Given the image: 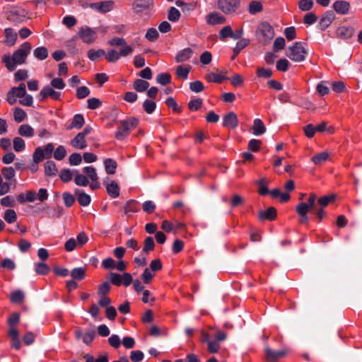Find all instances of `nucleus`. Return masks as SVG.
I'll use <instances>...</instances> for the list:
<instances>
[{
  "instance_id": "f257e3e1",
  "label": "nucleus",
  "mask_w": 362,
  "mask_h": 362,
  "mask_svg": "<svg viewBox=\"0 0 362 362\" xmlns=\"http://www.w3.org/2000/svg\"><path fill=\"white\" fill-rule=\"evenodd\" d=\"M30 49V45L25 42L13 53L12 57L8 54H4L2 57V62L9 71H13L17 65L25 62Z\"/></svg>"
},
{
  "instance_id": "f03ea898",
  "label": "nucleus",
  "mask_w": 362,
  "mask_h": 362,
  "mask_svg": "<svg viewBox=\"0 0 362 362\" xmlns=\"http://www.w3.org/2000/svg\"><path fill=\"white\" fill-rule=\"evenodd\" d=\"M286 55L294 62H302L308 55L307 45L301 42H296L287 48Z\"/></svg>"
},
{
  "instance_id": "7ed1b4c3",
  "label": "nucleus",
  "mask_w": 362,
  "mask_h": 362,
  "mask_svg": "<svg viewBox=\"0 0 362 362\" xmlns=\"http://www.w3.org/2000/svg\"><path fill=\"white\" fill-rule=\"evenodd\" d=\"M317 197L315 194H310L308 202H301L296 206V210L297 214L300 216V222L305 223L308 222L307 214L309 211H312L315 209V201Z\"/></svg>"
},
{
  "instance_id": "20e7f679",
  "label": "nucleus",
  "mask_w": 362,
  "mask_h": 362,
  "mask_svg": "<svg viewBox=\"0 0 362 362\" xmlns=\"http://www.w3.org/2000/svg\"><path fill=\"white\" fill-rule=\"evenodd\" d=\"M138 120L135 118H129L119 122V127L115 134V136L117 140H124L130 133V132L136 128Z\"/></svg>"
},
{
  "instance_id": "39448f33",
  "label": "nucleus",
  "mask_w": 362,
  "mask_h": 362,
  "mask_svg": "<svg viewBox=\"0 0 362 362\" xmlns=\"http://www.w3.org/2000/svg\"><path fill=\"white\" fill-rule=\"evenodd\" d=\"M218 8L226 15L235 13L240 7V0H218Z\"/></svg>"
},
{
  "instance_id": "423d86ee",
  "label": "nucleus",
  "mask_w": 362,
  "mask_h": 362,
  "mask_svg": "<svg viewBox=\"0 0 362 362\" xmlns=\"http://www.w3.org/2000/svg\"><path fill=\"white\" fill-rule=\"evenodd\" d=\"M29 18L30 13L21 7H12L7 13V19L16 23L25 22Z\"/></svg>"
},
{
  "instance_id": "0eeeda50",
  "label": "nucleus",
  "mask_w": 362,
  "mask_h": 362,
  "mask_svg": "<svg viewBox=\"0 0 362 362\" xmlns=\"http://www.w3.org/2000/svg\"><path fill=\"white\" fill-rule=\"evenodd\" d=\"M76 36L86 44H92L98 38L96 30L88 26L80 28Z\"/></svg>"
},
{
  "instance_id": "6e6552de",
  "label": "nucleus",
  "mask_w": 362,
  "mask_h": 362,
  "mask_svg": "<svg viewBox=\"0 0 362 362\" xmlns=\"http://www.w3.org/2000/svg\"><path fill=\"white\" fill-rule=\"evenodd\" d=\"M257 35L262 37L264 42H269L274 35L272 25L267 22H262L257 26Z\"/></svg>"
},
{
  "instance_id": "1a4fd4ad",
  "label": "nucleus",
  "mask_w": 362,
  "mask_h": 362,
  "mask_svg": "<svg viewBox=\"0 0 362 362\" xmlns=\"http://www.w3.org/2000/svg\"><path fill=\"white\" fill-rule=\"evenodd\" d=\"M25 85L21 83L18 87H13L11 90L7 93L6 101L10 105H13L16 102V98L25 96Z\"/></svg>"
},
{
  "instance_id": "9d476101",
  "label": "nucleus",
  "mask_w": 362,
  "mask_h": 362,
  "mask_svg": "<svg viewBox=\"0 0 362 362\" xmlns=\"http://www.w3.org/2000/svg\"><path fill=\"white\" fill-rule=\"evenodd\" d=\"M206 22L210 25H221L226 23V18L216 11H213L208 13L206 17Z\"/></svg>"
},
{
  "instance_id": "9b49d317",
  "label": "nucleus",
  "mask_w": 362,
  "mask_h": 362,
  "mask_svg": "<svg viewBox=\"0 0 362 362\" xmlns=\"http://www.w3.org/2000/svg\"><path fill=\"white\" fill-rule=\"evenodd\" d=\"M61 96V93L54 90L52 87L47 86H45L39 93L38 98L43 100L47 98H51L54 100H59Z\"/></svg>"
},
{
  "instance_id": "f8f14e48",
  "label": "nucleus",
  "mask_w": 362,
  "mask_h": 362,
  "mask_svg": "<svg viewBox=\"0 0 362 362\" xmlns=\"http://www.w3.org/2000/svg\"><path fill=\"white\" fill-rule=\"evenodd\" d=\"M114 1H105L90 4V8L100 13H107L113 8Z\"/></svg>"
},
{
  "instance_id": "ddd939ff",
  "label": "nucleus",
  "mask_w": 362,
  "mask_h": 362,
  "mask_svg": "<svg viewBox=\"0 0 362 362\" xmlns=\"http://www.w3.org/2000/svg\"><path fill=\"white\" fill-rule=\"evenodd\" d=\"M288 353V350L287 349H284L280 351H273L269 347L265 348L267 358L270 361H275L277 359L285 356Z\"/></svg>"
},
{
  "instance_id": "4468645a",
  "label": "nucleus",
  "mask_w": 362,
  "mask_h": 362,
  "mask_svg": "<svg viewBox=\"0 0 362 362\" xmlns=\"http://www.w3.org/2000/svg\"><path fill=\"white\" fill-rule=\"evenodd\" d=\"M238 120L237 115L233 112L226 114L223 118V125L230 129H234L238 126Z\"/></svg>"
},
{
  "instance_id": "2eb2a0df",
  "label": "nucleus",
  "mask_w": 362,
  "mask_h": 362,
  "mask_svg": "<svg viewBox=\"0 0 362 362\" xmlns=\"http://www.w3.org/2000/svg\"><path fill=\"white\" fill-rule=\"evenodd\" d=\"M335 18V15L333 11H327L321 18L319 26L322 30L327 28Z\"/></svg>"
},
{
  "instance_id": "dca6fc26",
  "label": "nucleus",
  "mask_w": 362,
  "mask_h": 362,
  "mask_svg": "<svg viewBox=\"0 0 362 362\" xmlns=\"http://www.w3.org/2000/svg\"><path fill=\"white\" fill-rule=\"evenodd\" d=\"M18 202L23 204L26 202H34L37 200L36 193L34 191L28 190L25 193H21L17 196Z\"/></svg>"
},
{
  "instance_id": "f3484780",
  "label": "nucleus",
  "mask_w": 362,
  "mask_h": 362,
  "mask_svg": "<svg viewBox=\"0 0 362 362\" xmlns=\"http://www.w3.org/2000/svg\"><path fill=\"white\" fill-rule=\"evenodd\" d=\"M104 183L106 186L107 192L110 197L113 198L119 197V188L116 182L112 180L108 182L107 180H105Z\"/></svg>"
},
{
  "instance_id": "a211bd4d",
  "label": "nucleus",
  "mask_w": 362,
  "mask_h": 362,
  "mask_svg": "<svg viewBox=\"0 0 362 362\" xmlns=\"http://www.w3.org/2000/svg\"><path fill=\"white\" fill-rule=\"evenodd\" d=\"M153 5V0H135L133 4V9L137 12H141Z\"/></svg>"
},
{
  "instance_id": "6ab92c4d",
  "label": "nucleus",
  "mask_w": 362,
  "mask_h": 362,
  "mask_svg": "<svg viewBox=\"0 0 362 362\" xmlns=\"http://www.w3.org/2000/svg\"><path fill=\"white\" fill-rule=\"evenodd\" d=\"M226 72L221 71L220 73H208L205 76V79L211 83H221L223 80L227 78L225 76Z\"/></svg>"
},
{
  "instance_id": "aec40b11",
  "label": "nucleus",
  "mask_w": 362,
  "mask_h": 362,
  "mask_svg": "<svg viewBox=\"0 0 362 362\" xmlns=\"http://www.w3.org/2000/svg\"><path fill=\"white\" fill-rule=\"evenodd\" d=\"M71 144L76 149H83L87 146L85 137L79 133L71 141Z\"/></svg>"
},
{
  "instance_id": "412c9836",
  "label": "nucleus",
  "mask_w": 362,
  "mask_h": 362,
  "mask_svg": "<svg viewBox=\"0 0 362 362\" xmlns=\"http://www.w3.org/2000/svg\"><path fill=\"white\" fill-rule=\"evenodd\" d=\"M75 194L77 196L78 202L82 206H87L90 204L91 199L90 195L88 194L81 192L78 189H76Z\"/></svg>"
},
{
  "instance_id": "4be33fe9",
  "label": "nucleus",
  "mask_w": 362,
  "mask_h": 362,
  "mask_svg": "<svg viewBox=\"0 0 362 362\" xmlns=\"http://www.w3.org/2000/svg\"><path fill=\"white\" fill-rule=\"evenodd\" d=\"M192 54V50L190 48H185L180 50L175 57V61L178 63L184 62L189 59Z\"/></svg>"
},
{
  "instance_id": "5701e85b",
  "label": "nucleus",
  "mask_w": 362,
  "mask_h": 362,
  "mask_svg": "<svg viewBox=\"0 0 362 362\" xmlns=\"http://www.w3.org/2000/svg\"><path fill=\"white\" fill-rule=\"evenodd\" d=\"M18 132L21 136L30 138L34 135L35 130L30 125L24 124L18 127Z\"/></svg>"
},
{
  "instance_id": "b1692460",
  "label": "nucleus",
  "mask_w": 362,
  "mask_h": 362,
  "mask_svg": "<svg viewBox=\"0 0 362 362\" xmlns=\"http://www.w3.org/2000/svg\"><path fill=\"white\" fill-rule=\"evenodd\" d=\"M266 132V127L260 119H255L252 126V133L255 136L263 134Z\"/></svg>"
},
{
  "instance_id": "393cba45",
  "label": "nucleus",
  "mask_w": 362,
  "mask_h": 362,
  "mask_svg": "<svg viewBox=\"0 0 362 362\" xmlns=\"http://www.w3.org/2000/svg\"><path fill=\"white\" fill-rule=\"evenodd\" d=\"M354 28L351 27H339L337 30V35L343 39H349L354 35Z\"/></svg>"
},
{
  "instance_id": "a878e982",
  "label": "nucleus",
  "mask_w": 362,
  "mask_h": 362,
  "mask_svg": "<svg viewBox=\"0 0 362 362\" xmlns=\"http://www.w3.org/2000/svg\"><path fill=\"white\" fill-rule=\"evenodd\" d=\"M84 124V119L82 115L77 114L74 115L71 123L67 127V129H79Z\"/></svg>"
},
{
  "instance_id": "bb28decb",
  "label": "nucleus",
  "mask_w": 362,
  "mask_h": 362,
  "mask_svg": "<svg viewBox=\"0 0 362 362\" xmlns=\"http://www.w3.org/2000/svg\"><path fill=\"white\" fill-rule=\"evenodd\" d=\"M333 7L337 13L344 14L349 9V4L346 1H338L334 4Z\"/></svg>"
},
{
  "instance_id": "cd10ccee",
  "label": "nucleus",
  "mask_w": 362,
  "mask_h": 362,
  "mask_svg": "<svg viewBox=\"0 0 362 362\" xmlns=\"http://www.w3.org/2000/svg\"><path fill=\"white\" fill-rule=\"evenodd\" d=\"M86 271V267H77L73 269L71 271L70 274L74 279L80 281L85 278Z\"/></svg>"
},
{
  "instance_id": "c85d7f7f",
  "label": "nucleus",
  "mask_w": 362,
  "mask_h": 362,
  "mask_svg": "<svg viewBox=\"0 0 362 362\" xmlns=\"http://www.w3.org/2000/svg\"><path fill=\"white\" fill-rule=\"evenodd\" d=\"M6 42L10 45H13L17 39V33L11 28L4 30Z\"/></svg>"
},
{
  "instance_id": "c756f323",
  "label": "nucleus",
  "mask_w": 362,
  "mask_h": 362,
  "mask_svg": "<svg viewBox=\"0 0 362 362\" xmlns=\"http://www.w3.org/2000/svg\"><path fill=\"white\" fill-rule=\"evenodd\" d=\"M191 69L189 65L178 66L176 69V74L179 78L187 79Z\"/></svg>"
},
{
  "instance_id": "7c9ffc66",
  "label": "nucleus",
  "mask_w": 362,
  "mask_h": 362,
  "mask_svg": "<svg viewBox=\"0 0 362 362\" xmlns=\"http://www.w3.org/2000/svg\"><path fill=\"white\" fill-rule=\"evenodd\" d=\"M329 158V153L327 151L321 152L312 158V161L315 165H322Z\"/></svg>"
},
{
  "instance_id": "2f4dec72",
  "label": "nucleus",
  "mask_w": 362,
  "mask_h": 362,
  "mask_svg": "<svg viewBox=\"0 0 362 362\" xmlns=\"http://www.w3.org/2000/svg\"><path fill=\"white\" fill-rule=\"evenodd\" d=\"M45 173L47 175H55L57 173V168L54 162L48 160L45 163Z\"/></svg>"
},
{
  "instance_id": "473e14b6",
  "label": "nucleus",
  "mask_w": 362,
  "mask_h": 362,
  "mask_svg": "<svg viewBox=\"0 0 362 362\" xmlns=\"http://www.w3.org/2000/svg\"><path fill=\"white\" fill-rule=\"evenodd\" d=\"M74 182L78 186L86 187L89 184V180L86 175L76 172Z\"/></svg>"
},
{
  "instance_id": "72a5a7b5",
  "label": "nucleus",
  "mask_w": 362,
  "mask_h": 362,
  "mask_svg": "<svg viewBox=\"0 0 362 362\" xmlns=\"http://www.w3.org/2000/svg\"><path fill=\"white\" fill-rule=\"evenodd\" d=\"M276 214V211L274 207H269L265 211H261L259 213V218L261 219H269L272 220L275 218Z\"/></svg>"
},
{
  "instance_id": "f704fd0d",
  "label": "nucleus",
  "mask_w": 362,
  "mask_h": 362,
  "mask_svg": "<svg viewBox=\"0 0 362 362\" xmlns=\"http://www.w3.org/2000/svg\"><path fill=\"white\" fill-rule=\"evenodd\" d=\"M33 54L37 59H38L40 60H44L48 56V51L46 47H40L36 48L33 51Z\"/></svg>"
},
{
  "instance_id": "c9c22d12",
  "label": "nucleus",
  "mask_w": 362,
  "mask_h": 362,
  "mask_svg": "<svg viewBox=\"0 0 362 362\" xmlns=\"http://www.w3.org/2000/svg\"><path fill=\"white\" fill-rule=\"evenodd\" d=\"M149 83L141 79H136L134 83V88L138 92H144L148 89Z\"/></svg>"
},
{
  "instance_id": "e433bc0d",
  "label": "nucleus",
  "mask_w": 362,
  "mask_h": 362,
  "mask_svg": "<svg viewBox=\"0 0 362 362\" xmlns=\"http://www.w3.org/2000/svg\"><path fill=\"white\" fill-rule=\"evenodd\" d=\"M83 172L87 175V177H89L90 181H95V180H98V176L95 168L92 166H86L83 168Z\"/></svg>"
},
{
  "instance_id": "4c0bfd02",
  "label": "nucleus",
  "mask_w": 362,
  "mask_h": 362,
  "mask_svg": "<svg viewBox=\"0 0 362 362\" xmlns=\"http://www.w3.org/2000/svg\"><path fill=\"white\" fill-rule=\"evenodd\" d=\"M13 149L16 152H21L25 148V143L24 140L21 137H15L13 140Z\"/></svg>"
},
{
  "instance_id": "58836bf2",
  "label": "nucleus",
  "mask_w": 362,
  "mask_h": 362,
  "mask_svg": "<svg viewBox=\"0 0 362 362\" xmlns=\"http://www.w3.org/2000/svg\"><path fill=\"white\" fill-rule=\"evenodd\" d=\"M105 170L107 174L112 175L115 173V169L117 168V163L112 159L108 158L106 159L104 162Z\"/></svg>"
},
{
  "instance_id": "ea45409f",
  "label": "nucleus",
  "mask_w": 362,
  "mask_h": 362,
  "mask_svg": "<svg viewBox=\"0 0 362 362\" xmlns=\"http://www.w3.org/2000/svg\"><path fill=\"white\" fill-rule=\"evenodd\" d=\"M232 28L230 25H226L223 27L219 31V38L221 40L224 41L227 37H231Z\"/></svg>"
},
{
  "instance_id": "a19ab883",
  "label": "nucleus",
  "mask_w": 362,
  "mask_h": 362,
  "mask_svg": "<svg viewBox=\"0 0 362 362\" xmlns=\"http://www.w3.org/2000/svg\"><path fill=\"white\" fill-rule=\"evenodd\" d=\"M4 218L8 223H13L17 220L16 213L13 209H7L4 213Z\"/></svg>"
},
{
  "instance_id": "79ce46f5",
  "label": "nucleus",
  "mask_w": 362,
  "mask_h": 362,
  "mask_svg": "<svg viewBox=\"0 0 362 362\" xmlns=\"http://www.w3.org/2000/svg\"><path fill=\"white\" fill-rule=\"evenodd\" d=\"M138 203L134 200H129L127 202L124 206V213L128 214L129 213H135L138 211Z\"/></svg>"
},
{
  "instance_id": "37998d69",
  "label": "nucleus",
  "mask_w": 362,
  "mask_h": 362,
  "mask_svg": "<svg viewBox=\"0 0 362 362\" xmlns=\"http://www.w3.org/2000/svg\"><path fill=\"white\" fill-rule=\"evenodd\" d=\"M105 54V51L102 49H99L98 50H95L93 49H90L88 52V57L91 61H95L97 59Z\"/></svg>"
},
{
  "instance_id": "c03bdc74",
  "label": "nucleus",
  "mask_w": 362,
  "mask_h": 362,
  "mask_svg": "<svg viewBox=\"0 0 362 362\" xmlns=\"http://www.w3.org/2000/svg\"><path fill=\"white\" fill-rule=\"evenodd\" d=\"M45 152L43 148L41 147H37L35 148V152L33 155V161L35 163H40L45 158Z\"/></svg>"
},
{
  "instance_id": "a18cd8bd",
  "label": "nucleus",
  "mask_w": 362,
  "mask_h": 362,
  "mask_svg": "<svg viewBox=\"0 0 362 362\" xmlns=\"http://www.w3.org/2000/svg\"><path fill=\"white\" fill-rule=\"evenodd\" d=\"M49 267L43 262L35 264V272L37 274L45 275L49 272Z\"/></svg>"
},
{
  "instance_id": "49530a36",
  "label": "nucleus",
  "mask_w": 362,
  "mask_h": 362,
  "mask_svg": "<svg viewBox=\"0 0 362 362\" xmlns=\"http://www.w3.org/2000/svg\"><path fill=\"white\" fill-rule=\"evenodd\" d=\"M180 17V12L175 7H171L169 10L168 18L169 21L176 22Z\"/></svg>"
},
{
  "instance_id": "de8ad7c7",
  "label": "nucleus",
  "mask_w": 362,
  "mask_h": 362,
  "mask_svg": "<svg viewBox=\"0 0 362 362\" xmlns=\"http://www.w3.org/2000/svg\"><path fill=\"white\" fill-rule=\"evenodd\" d=\"M26 116H27L26 113L21 108L16 107L15 109L14 113H13V117H14V119L16 122H23L25 119Z\"/></svg>"
},
{
  "instance_id": "09e8293b",
  "label": "nucleus",
  "mask_w": 362,
  "mask_h": 362,
  "mask_svg": "<svg viewBox=\"0 0 362 362\" xmlns=\"http://www.w3.org/2000/svg\"><path fill=\"white\" fill-rule=\"evenodd\" d=\"M313 6V0H300L298 1V7L303 11H308Z\"/></svg>"
},
{
  "instance_id": "8fccbe9b",
  "label": "nucleus",
  "mask_w": 362,
  "mask_h": 362,
  "mask_svg": "<svg viewBox=\"0 0 362 362\" xmlns=\"http://www.w3.org/2000/svg\"><path fill=\"white\" fill-rule=\"evenodd\" d=\"M120 54L115 49H110L105 55L106 59L110 62H115L120 58Z\"/></svg>"
},
{
  "instance_id": "3c124183",
  "label": "nucleus",
  "mask_w": 362,
  "mask_h": 362,
  "mask_svg": "<svg viewBox=\"0 0 362 362\" xmlns=\"http://www.w3.org/2000/svg\"><path fill=\"white\" fill-rule=\"evenodd\" d=\"M66 155V151L63 146H59L54 152V158L56 160H61Z\"/></svg>"
},
{
  "instance_id": "603ef678",
  "label": "nucleus",
  "mask_w": 362,
  "mask_h": 362,
  "mask_svg": "<svg viewBox=\"0 0 362 362\" xmlns=\"http://www.w3.org/2000/svg\"><path fill=\"white\" fill-rule=\"evenodd\" d=\"M262 10V5L260 2L253 1L249 5V12L251 14H255Z\"/></svg>"
},
{
  "instance_id": "864d4df0",
  "label": "nucleus",
  "mask_w": 362,
  "mask_h": 362,
  "mask_svg": "<svg viewBox=\"0 0 362 362\" xmlns=\"http://www.w3.org/2000/svg\"><path fill=\"white\" fill-rule=\"evenodd\" d=\"M156 81L161 85H167L170 83V75L167 73H162L156 76Z\"/></svg>"
},
{
  "instance_id": "5fc2aeb1",
  "label": "nucleus",
  "mask_w": 362,
  "mask_h": 362,
  "mask_svg": "<svg viewBox=\"0 0 362 362\" xmlns=\"http://www.w3.org/2000/svg\"><path fill=\"white\" fill-rule=\"evenodd\" d=\"M317 90L321 95H327L329 92V88L327 86V81H321L317 86Z\"/></svg>"
},
{
  "instance_id": "6e6d98bb",
  "label": "nucleus",
  "mask_w": 362,
  "mask_h": 362,
  "mask_svg": "<svg viewBox=\"0 0 362 362\" xmlns=\"http://www.w3.org/2000/svg\"><path fill=\"white\" fill-rule=\"evenodd\" d=\"M155 243L153 238L147 237L144 240V252H148L154 249Z\"/></svg>"
},
{
  "instance_id": "4d7b16f0",
  "label": "nucleus",
  "mask_w": 362,
  "mask_h": 362,
  "mask_svg": "<svg viewBox=\"0 0 362 362\" xmlns=\"http://www.w3.org/2000/svg\"><path fill=\"white\" fill-rule=\"evenodd\" d=\"M154 272L151 271L150 269L146 268L144 273L141 275V279L145 284H148L150 283V281L154 277Z\"/></svg>"
},
{
  "instance_id": "13d9d810",
  "label": "nucleus",
  "mask_w": 362,
  "mask_h": 362,
  "mask_svg": "<svg viewBox=\"0 0 362 362\" xmlns=\"http://www.w3.org/2000/svg\"><path fill=\"white\" fill-rule=\"evenodd\" d=\"M24 294L21 291H15L11 294V300L13 303H21L23 300Z\"/></svg>"
},
{
  "instance_id": "bf43d9fd",
  "label": "nucleus",
  "mask_w": 362,
  "mask_h": 362,
  "mask_svg": "<svg viewBox=\"0 0 362 362\" xmlns=\"http://www.w3.org/2000/svg\"><path fill=\"white\" fill-rule=\"evenodd\" d=\"M158 32L156 28H149L145 35V37L149 41H153L158 37Z\"/></svg>"
},
{
  "instance_id": "052dcab7",
  "label": "nucleus",
  "mask_w": 362,
  "mask_h": 362,
  "mask_svg": "<svg viewBox=\"0 0 362 362\" xmlns=\"http://www.w3.org/2000/svg\"><path fill=\"white\" fill-rule=\"evenodd\" d=\"M90 94V90L86 86H80L77 88L76 96L79 99L85 98Z\"/></svg>"
},
{
  "instance_id": "680f3d73",
  "label": "nucleus",
  "mask_w": 362,
  "mask_h": 362,
  "mask_svg": "<svg viewBox=\"0 0 362 362\" xmlns=\"http://www.w3.org/2000/svg\"><path fill=\"white\" fill-rule=\"evenodd\" d=\"M289 62L286 59H281L276 62V69L280 71H286L288 69Z\"/></svg>"
},
{
  "instance_id": "e2e57ef3",
  "label": "nucleus",
  "mask_w": 362,
  "mask_h": 362,
  "mask_svg": "<svg viewBox=\"0 0 362 362\" xmlns=\"http://www.w3.org/2000/svg\"><path fill=\"white\" fill-rule=\"evenodd\" d=\"M77 247H79L76 243V239L70 238L69 239L64 245V249L67 252H71L75 250Z\"/></svg>"
},
{
  "instance_id": "0e129e2a",
  "label": "nucleus",
  "mask_w": 362,
  "mask_h": 362,
  "mask_svg": "<svg viewBox=\"0 0 362 362\" xmlns=\"http://www.w3.org/2000/svg\"><path fill=\"white\" fill-rule=\"evenodd\" d=\"M144 353L141 351H132L131 352L130 359L133 362H140L144 359Z\"/></svg>"
},
{
  "instance_id": "69168bd1",
  "label": "nucleus",
  "mask_w": 362,
  "mask_h": 362,
  "mask_svg": "<svg viewBox=\"0 0 362 362\" xmlns=\"http://www.w3.org/2000/svg\"><path fill=\"white\" fill-rule=\"evenodd\" d=\"M156 103L149 100H146L143 104L144 109L148 114H151L156 109Z\"/></svg>"
},
{
  "instance_id": "338daca9",
  "label": "nucleus",
  "mask_w": 362,
  "mask_h": 362,
  "mask_svg": "<svg viewBox=\"0 0 362 362\" xmlns=\"http://www.w3.org/2000/svg\"><path fill=\"white\" fill-rule=\"evenodd\" d=\"M69 163L71 165H78L82 161V156L80 153H74L69 156Z\"/></svg>"
},
{
  "instance_id": "774afa93",
  "label": "nucleus",
  "mask_w": 362,
  "mask_h": 362,
  "mask_svg": "<svg viewBox=\"0 0 362 362\" xmlns=\"http://www.w3.org/2000/svg\"><path fill=\"white\" fill-rule=\"evenodd\" d=\"M189 88L194 93H199L204 90V85L201 81H196L190 83Z\"/></svg>"
}]
</instances>
